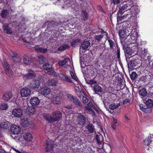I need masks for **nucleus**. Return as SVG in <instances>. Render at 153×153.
I'll return each mask as SVG.
<instances>
[{"label": "nucleus", "mask_w": 153, "mask_h": 153, "mask_svg": "<svg viewBox=\"0 0 153 153\" xmlns=\"http://www.w3.org/2000/svg\"><path fill=\"white\" fill-rule=\"evenodd\" d=\"M44 118L49 122L58 121L62 118V114L59 111H56L52 114L51 115L46 114H43Z\"/></svg>", "instance_id": "1"}, {"label": "nucleus", "mask_w": 153, "mask_h": 153, "mask_svg": "<svg viewBox=\"0 0 153 153\" xmlns=\"http://www.w3.org/2000/svg\"><path fill=\"white\" fill-rule=\"evenodd\" d=\"M134 5L133 0H128L127 3L122 6L119 10V13H128L131 10V8Z\"/></svg>", "instance_id": "2"}, {"label": "nucleus", "mask_w": 153, "mask_h": 153, "mask_svg": "<svg viewBox=\"0 0 153 153\" xmlns=\"http://www.w3.org/2000/svg\"><path fill=\"white\" fill-rule=\"evenodd\" d=\"M131 31L130 37L129 39V42L131 44H134L135 43L137 40V39L138 36L137 32V31L136 28H132L131 27L130 29Z\"/></svg>", "instance_id": "3"}, {"label": "nucleus", "mask_w": 153, "mask_h": 153, "mask_svg": "<svg viewBox=\"0 0 153 153\" xmlns=\"http://www.w3.org/2000/svg\"><path fill=\"white\" fill-rule=\"evenodd\" d=\"M23 114L22 110L20 108H16L13 109L12 111L11 115L14 117H20Z\"/></svg>", "instance_id": "4"}, {"label": "nucleus", "mask_w": 153, "mask_h": 153, "mask_svg": "<svg viewBox=\"0 0 153 153\" xmlns=\"http://www.w3.org/2000/svg\"><path fill=\"white\" fill-rule=\"evenodd\" d=\"M30 90L27 87L23 88L20 91V94L22 97H29L31 94Z\"/></svg>", "instance_id": "5"}, {"label": "nucleus", "mask_w": 153, "mask_h": 153, "mask_svg": "<svg viewBox=\"0 0 153 153\" xmlns=\"http://www.w3.org/2000/svg\"><path fill=\"white\" fill-rule=\"evenodd\" d=\"M36 74L33 70L30 69L28 71V74H27L23 75V77L24 79L26 80L28 79H32L35 77Z\"/></svg>", "instance_id": "6"}, {"label": "nucleus", "mask_w": 153, "mask_h": 153, "mask_svg": "<svg viewBox=\"0 0 153 153\" xmlns=\"http://www.w3.org/2000/svg\"><path fill=\"white\" fill-rule=\"evenodd\" d=\"M40 92L41 94L45 96L49 95L48 97V98L49 96L50 97L53 94L52 93L50 94V88L47 87H45L41 88Z\"/></svg>", "instance_id": "7"}, {"label": "nucleus", "mask_w": 153, "mask_h": 153, "mask_svg": "<svg viewBox=\"0 0 153 153\" xmlns=\"http://www.w3.org/2000/svg\"><path fill=\"white\" fill-rule=\"evenodd\" d=\"M40 85L39 81L37 79H35L30 83L28 86L31 89H36L39 88Z\"/></svg>", "instance_id": "8"}, {"label": "nucleus", "mask_w": 153, "mask_h": 153, "mask_svg": "<svg viewBox=\"0 0 153 153\" xmlns=\"http://www.w3.org/2000/svg\"><path fill=\"white\" fill-rule=\"evenodd\" d=\"M90 46V43L88 41H84L82 44L79 49L80 53L83 52V50H88L89 47Z\"/></svg>", "instance_id": "9"}, {"label": "nucleus", "mask_w": 153, "mask_h": 153, "mask_svg": "<svg viewBox=\"0 0 153 153\" xmlns=\"http://www.w3.org/2000/svg\"><path fill=\"white\" fill-rule=\"evenodd\" d=\"M10 130L13 134H18L21 131V128L18 126L13 125L10 127Z\"/></svg>", "instance_id": "10"}, {"label": "nucleus", "mask_w": 153, "mask_h": 153, "mask_svg": "<svg viewBox=\"0 0 153 153\" xmlns=\"http://www.w3.org/2000/svg\"><path fill=\"white\" fill-rule=\"evenodd\" d=\"M53 142L50 140H48L46 141V147H45L46 151L47 152H51L52 151L53 147Z\"/></svg>", "instance_id": "11"}, {"label": "nucleus", "mask_w": 153, "mask_h": 153, "mask_svg": "<svg viewBox=\"0 0 153 153\" xmlns=\"http://www.w3.org/2000/svg\"><path fill=\"white\" fill-rule=\"evenodd\" d=\"M58 76L59 77L61 80L63 81L69 82H72V81L71 79L66 74H63L60 73L57 74V77Z\"/></svg>", "instance_id": "12"}, {"label": "nucleus", "mask_w": 153, "mask_h": 153, "mask_svg": "<svg viewBox=\"0 0 153 153\" xmlns=\"http://www.w3.org/2000/svg\"><path fill=\"white\" fill-rule=\"evenodd\" d=\"M30 102L32 106H36L39 105L40 101L37 97H33L30 99Z\"/></svg>", "instance_id": "13"}, {"label": "nucleus", "mask_w": 153, "mask_h": 153, "mask_svg": "<svg viewBox=\"0 0 153 153\" xmlns=\"http://www.w3.org/2000/svg\"><path fill=\"white\" fill-rule=\"evenodd\" d=\"M49 99H51V102L53 103L56 104H60L61 100V98L60 97L56 96L54 97L53 94L50 97H49Z\"/></svg>", "instance_id": "14"}, {"label": "nucleus", "mask_w": 153, "mask_h": 153, "mask_svg": "<svg viewBox=\"0 0 153 153\" xmlns=\"http://www.w3.org/2000/svg\"><path fill=\"white\" fill-rule=\"evenodd\" d=\"M58 83V81L56 78L49 79L47 82V84L49 86H55Z\"/></svg>", "instance_id": "15"}, {"label": "nucleus", "mask_w": 153, "mask_h": 153, "mask_svg": "<svg viewBox=\"0 0 153 153\" xmlns=\"http://www.w3.org/2000/svg\"><path fill=\"white\" fill-rule=\"evenodd\" d=\"M77 117L78 120L79 121V123L81 125L84 124L86 121L85 117L80 113H79L78 114Z\"/></svg>", "instance_id": "16"}, {"label": "nucleus", "mask_w": 153, "mask_h": 153, "mask_svg": "<svg viewBox=\"0 0 153 153\" xmlns=\"http://www.w3.org/2000/svg\"><path fill=\"white\" fill-rule=\"evenodd\" d=\"M138 13V10L137 8L136 7H133L132 9H131L130 12H129L128 13V18L129 19L130 17H131V15L132 16L135 15Z\"/></svg>", "instance_id": "17"}, {"label": "nucleus", "mask_w": 153, "mask_h": 153, "mask_svg": "<svg viewBox=\"0 0 153 153\" xmlns=\"http://www.w3.org/2000/svg\"><path fill=\"white\" fill-rule=\"evenodd\" d=\"M49 69L48 70L46 71V73L48 74L51 75L53 76L57 77V74L54 71V69L52 68V66L51 68H49Z\"/></svg>", "instance_id": "18"}, {"label": "nucleus", "mask_w": 153, "mask_h": 153, "mask_svg": "<svg viewBox=\"0 0 153 153\" xmlns=\"http://www.w3.org/2000/svg\"><path fill=\"white\" fill-rule=\"evenodd\" d=\"M24 139L27 142L31 141L33 139L32 135L30 133H25L23 135Z\"/></svg>", "instance_id": "19"}, {"label": "nucleus", "mask_w": 153, "mask_h": 153, "mask_svg": "<svg viewBox=\"0 0 153 153\" xmlns=\"http://www.w3.org/2000/svg\"><path fill=\"white\" fill-rule=\"evenodd\" d=\"M125 13L124 14V15H123V16H122V13H119V11H118V16L117 17V20L118 22L120 21H121L122 19H125L127 17H128V13Z\"/></svg>", "instance_id": "20"}, {"label": "nucleus", "mask_w": 153, "mask_h": 153, "mask_svg": "<svg viewBox=\"0 0 153 153\" xmlns=\"http://www.w3.org/2000/svg\"><path fill=\"white\" fill-rule=\"evenodd\" d=\"M35 49L36 52L39 53H45L48 51L47 49L44 48H40L39 46L35 47Z\"/></svg>", "instance_id": "21"}, {"label": "nucleus", "mask_w": 153, "mask_h": 153, "mask_svg": "<svg viewBox=\"0 0 153 153\" xmlns=\"http://www.w3.org/2000/svg\"><path fill=\"white\" fill-rule=\"evenodd\" d=\"M9 123L6 120H3L0 123V129L2 128L7 129L8 128Z\"/></svg>", "instance_id": "22"}, {"label": "nucleus", "mask_w": 153, "mask_h": 153, "mask_svg": "<svg viewBox=\"0 0 153 153\" xmlns=\"http://www.w3.org/2000/svg\"><path fill=\"white\" fill-rule=\"evenodd\" d=\"M12 93L10 92H8L4 94L3 99L4 100L8 101L12 97Z\"/></svg>", "instance_id": "23"}, {"label": "nucleus", "mask_w": 153, "mask_h": 153, "mask_svg": "<svg viewBox=\"0 0 153 153\" xmlns=\"http://www.w3.org/2000/svg\"><path fill=\"white\" fill-rule=\"evenodd\" d=\"M38 59L40 62L41 64H45L48 62V61L46 58L43 56H39Z\"/></svg>", "instance_id": "24"}, {"label": "nucleus", "mask_w": 153, "mask_h": 153, "mask_svg": "<svg viewBox=\"0 0 153 153\" xmlns=\"http://www.w3.org/2000/svg\"><path fill=\"white\" fill-rule=\"evenodd\" d=\"M69 60V59L68 58H65L62 60H59L58 62V64L60 66H62L65 65H66L68 62Z\"/></svg>", "instance_id": "25"}, {"label": "nucleus", "mask_w": 153, "mask_h": 153, "mask_svg": "<svg viewBox=\"0 0 153 153\" xmlns=\"http://www.w3.org/2000/svg\"><path fill=\"white\" fill-rule=\"evenodd\" d=\"M21 123L24 126H27L29 125L30 123L28 120L27 118H23L21 120Z\"/></svg>", "instance_id": "26"}, {"label": "nucleus", "mask_w": 153, "mask_h": 153, "mask_svg": "<svg viewBox=\"0 0 153 153\" xmlns=\"http://www.w3.org/2000/svg\"><path fill=\"white\" fill-rule=\"evenodd\" d=\"M136 64H137L134 60H131L128 63V68L129 69L132 70L135 66Z\"/></svg>", "instance_id": "27"}, {"label": "nucleus", "mask_w": 153, "mask_h": 153, "mask_svg": "<svg viewBox=\"0 0 153 153\" xmlns=\"http://www.w3.org/2000/svg\"><path fill=\"white\" fill-rule=\"evenodd\" d=\"M81 40L79 39L73 40L71 42V45L73 47H75L76 45H78L79 43H81Z\"/></svg>", "instance_id": "28"}, {"label": "nucleus", "mask_w": 153, "mask_h": 153, "mask_svg": "<svg viewBox=\"0 0 153 153\" xmlns=\"http://www.w3.org/2000/svg\"><path fill=\"white\" fill-rule=\"evenodd\" d=\"M3 29L4 31L7 34H11L12 32L11 29L8 27V25H4Z\"/></svg>", "instance_id": "29"}, {"label": "nucleus", "mask_w": 153, "mask_h": 153, "mask_svg": "<svg viewBox=\"0 0 153 153\" xmlns=\"http://www.w3.org/2000/svg\"><path fill=\"white\" fill-rule=\"evenodd\" d=\"M23 62L24 63L27 65H29L31 62L30 60L29 59L28 56L26 55H24L23 56Z\"/></svg>", "instance_id": "30"}, {"label": "nucleus", "mask_w": 153, "mask_h": 153, "mask_svg": "<svg viewBox=\"0 0 153 153\" xmlns=\"http://www.w3.org/2000/svg\"><path fill=\"white\" fill-rule=\"evenodd\" d=\"M8 108L7 104L2 102L0 104V109L1 110H6Z\"/></svg>", "instance_id": "31"}, {"label": "nucleus", "mask_w": 153, "mask_h": 153, "mask_svg": "<svg viewBox=\"0 0 153 153\" xmlns=\"http://www.w3.org/2000/svg\"><path fill=\"white\" fill-rule=\"evenodd\" d=\"M147 91L145 88H143L140 90L139 91V94L142 98L145 97L147 95Z\"/></svg>", "instance_id": "32"}, {"label": "nucleus", "mask_w": 153, "mask_h": 153, "mask_svg": "<svg viewBox=\"0 0 153 153\" xmlns=\"http://www.w3.org/2000/svg\"><path fill=\"white\" fill-rule=\"evenodd\" d=\"M120 105L119 103L115 104L112 103L109 105V108L112 110H114L117 108Z\"/></svg>", "instance_id": "33"}, {"label": "nucleus", "mask_w": 153, "mask_h": 153, "mask_svg": "<svg viewBox=\"0 0 153 153\" xmlns=\"http://www.w3.org/2000/svg\"><path fill=\"white\" fill-rule=\"evenodd\" d=\"M139 53L141 56H146L148 54L147 49L144 48H141Z\"/></svg>", "instance_id": "34"}, {"label": "nucleus", "mask_w": 153, "mask_h": 153, "mask_svg": "<svg viewBox=\"0 0 153 153\" xmlns=\"http://www.w3.org/2000/svg\"><path fill=\"white\" fill-rule=\"evenodd\" d=\"M6 74L9 76H11L13 74V72L11 70L10 67H7L4 68Z\"/></svg>", "instance_id": "35"}, {"label": "nucleus", "mask_w": 153, "mask_h": 153, "mask_svg": "<svg viewBox=\"0 0 153 153\" xmlns=\"http://www.w3.org/2000/svg\"><path fill=\"white\" fill-rule=\"evenodd\" d=\"M94 90L95 92H101L102 91L101 87L97 84L94 85Z\"/></svg>", "instance_id": "36"}, {"label": "nucleus", "mask_w": 153, "mask_h": 153, "mask_svg": "<svg viewBox=\"0 0 153 153\" xmlns=\"http://www.w3.org/2000/svg\"><path fill=\"white\" fill-rule=\"evenodd\" d=\"M146 105L147 108L152 107L153 106V102L150 99H149L146 102Z\"/></svg>", "instance_id": "37"}, {"label": "nucleus", "mask_w": 153, "mask_h": 153, "mask_svg": "<svg viewBox=\"0 0 153 153\" xmlns=\"http://www.w3.org/2000/svg\"><path fill=\"white\" fill-rule=\"evenodd\" d=\"M75 105L79 107L82 106V104L79 100L75 97L74 100L72 101Z\"/></svg>", "instance_id": "38"}, {"label": "nucleus", "mask_w": 153, "mask_h": 153, "mask_svg": "<svg viewBox=\"0 0 153 153\" xmlns=\"http://www.w3.org/2000/svg\"><path fill=\"white\" fill-rule=\"evenodd\" d=\"M81 18L82 20L85 21L88 18V15L87 12L84 10H82V13Z\"/></svg>", "instance_id": "39"}, {"label": "nucleus", "mask_w": 153, "mask_h": 153, "mask_svg": "<svg viewBox=\"0 0 153 153\" xmlns=\"http://www.w3.org/2000/svg\"><path fill=\"white\" fill-rule=\"evenodd\" d=\"M96 139L97 142L99 144H101L102 141V137L101 134L97 135L96 136Z\"/></svg>", "instance_id": "40"}, {"label": "nucleus", "mask_w": 153, "mask_h": 153, "mask_svg": "<svg viewBox=\"0 0 153 153\" xmlns=\"http://www.w3.org/2000/svg\"><path fill=\"white\" fill-rule=\"evenodd\" d=\"M69 48V46L66 44L62 45L58 48V50L59 51H64Z\"/></svg>", "instance_id": "41"}, {"label": "nucleus", "mask_w": 153, "mask_h": 153, "mask_svg": "<svg viewBox=\"0 0 153 153\" xmlns=\"http://www.w3.org/2000/svg\"><path fill=\"white\" fill-rule=\"evenodd\" d=\"M52 66V65L49 64L48 63V62H47V63H46L45 64H44L43 66V68L45 72V73H46V70H48L49 68H51V67Z\"/></svg>", "instance_id": "42"}, {"label": "nucleus", "mask_w": 153, "mask_h": 153, "mask_svg": "<svg viewBox=\"0 0 153 153\" xmlns=\"http://www.w3.org/2000/svg\"><path fill=\"white\" fill-rule=\"evenodd\" d=\"M126 52L127 54L129 55H131L134 53L133 51L130 47H128L126 48Z\"/></svg>", "instance_id": "43"}, {"label": "nucleus", "mask_w": 153, "mask_h": 153, "mask_svg": "<svg viewBox=\"0 0 153 153\" xmlns=\"http://www.w3.org/2000/svg\"><path fill=\"white\" fill-rule=\"evenodd\" d=\"M88 130L91 133L93 132L94 131V128L91 124H88L86 127Z\"/></svg>", "instance_id": "44"}, {"label": "nucleus", "mask_w": 153, "mask_h": 153, "mask_svg": "<svg viewBox=\"0 0 153 153\" xmlns=\"http://www.w3.org/2000/svg\"><path fill=\"white\" fill-rule=\"evenodd\" d=\"M126 32L124 30H120L119 31V35L121 38H123L126 36Z\"/></svg>", "instance_id": "45"}, {"label": "nucleus", "mask_w": 153, "mask_h": 153, "mask_svg": "<svg viewBox=\"0 0 153 153\" xmlns=\"http://www.w3.org/2000/svg\"><path fill=\"white\" fill-rule=\"evenodd\" d=\"M152 140L150 139H145L144 140V144L146 146H148L152 142Z\"/></svg>", "instance_id": "46"}, {"label": "nucleus", "mask_w": 153, "mask_h": 153, "mask_svg": "<svg viewBox=\"0 0 153 153\" xmlns=\"http://www.w3.org/2000/svg\"><path fill=\"white\" fill-rule=\"evenodd\" d=\"M7 14L8 13L7 10H3L2 11L0 15L2 18H3L7 16Z\"/></svg>", "instance_id": "47"}, {"label": "nucleus", "mask_w": 153, "mask_h": 153, "mask_svg": "<svg viewBox=\"0 0 153 153\" xmlns=\"http://www.w3.org/2000/svg\"><path fill=\"white\" fill-rule=\"evenodd\" d=\"M108 41L109 43L111 48L113 49L114 47V42L112 40L110 39H108Z\"/></svg>", "instance_id": "48"}, {"label": "nucleus", "mask_w": 153, "mask_h": 153, "mask_svg": "<svg viewBox=\"0 0 153 153\" xmlns=\"http://www.w3.org/2000/svg\"><path fill=\"white\" fill-rule=\"evenodd\" d=\"M140 108V109L143 111H146V109H147V107L146 106L144 105L143 104H140L139 105Z\"/></svg>", "instance_id": "49"}, {"label": "nucleus", "mask_w": 153, "mask_h": 153, "mask_svg": "<svg viewBox=\"0 0 153 153\" xmlns=\"http://www.w3.org/2000/svg\"><path fill=\"white\" fill-rule=\"evenodd\" d=\"M131 79L132 80L134 79L137 77V74L134 72H133L130 75Z\"/></svg>", "instance_id": "50"}, {"label": "nucleus", "mask_w": 153, "mask_h": 153, "mask_svg": "<svg viewBox=\"0 0 153 153\" xmlns=\"http://www.w3.org/2000/svg\"><path fill=\"white\" fill-rule=\"evenodd\" d=\"M91 107L88 106H86L85 107V109L86 111H87V112L89 113H90L91 112H93V111L91 109Z\"/></svg>", "instance_id": "51"}, {"label": "nucleus", "mask_w": 153, "mask_h": 153, "mask_svg": "<svg viewBox=\"0 0 153 153\" xmlns=\"http://www.w3.org/2000/svg\"><path fill=\"white\" fill-rule=\"evenodd\" d=\"M13 60L15 62H21V59L20 57L19 56H16L14 57V58H13Z\"/></svg>", "instance_id": "52"}, {"label": "nucleus", "mask_w": 153, "mask_h": 153, "mask_svg": "<svg viewBox=\"0 0 153 153\" xmlns=\"http://www.w3.org/2000/svg\"><path fill=\"white\" fill-rule=\"evenodd\" d=\"M108 66H103V69H102V72L104 74H105L106 73L108 72Z\"/></svg>", "instance_id": "53"}, {"label": "nucleus", "mask_w": 153, "mask_h": 153, "mask_svg": "<svg viewBox=\"0 0 153 153\" xmlns=\"http://www.w3.org/2000/svg\"><path fill=\"white\" fill-rule=\"evenodd\" d=\"M67 96L68 98V99L69 100L71 101H73V100H74V99L75 97L69 94H67Z\"/></svg>", "instance_id": "54"}, {"label": "nucleus", "mask_w": 153, "mask_h": 153, "mask_svg": "<svg viewBox=\"0 0 153 153\" xmlns=\"http://www.w3.org/2000/svg\"><path fill=\"white\" fill-rule=\"evenodd\" d=\"M103 36L102 35H97L95 36V39L98 41L100 40L103 37Z\"/></svg>", "instance_id": "55"}, {"label": "nucleus", "mask_w": 153, "mask_h": 153, "mask_svg": "<svg viewBox=\"0 0 153 153\" xmlns=\"http://www.w3.org/2000/svg\"><path fill=\"white\" fill-rule=\"evenodd\" d=\"M70 72L71 76L72 78L75 80L77 81V78L75 76L73 72L72 71H70Z\"/></svg>", "instance_id": "56"}, {"label": "nucleus", "mask_w": 153, "mask_h": 153, "mask_svg": "<svg viewBox=\"0 0 153 153\" xmlns=\"http://www.w3.org/2000/svg\"><path fill=\"white\" fill-rule=\"evenodd\" d=\"M83 102L84 103H86L88 101V99L86 97H82Z\"/></svg>", "instance_id": "57"}, {"label": "nucleus", "mask_w": 153, "mask_h": 153, "mask_svg": "<svg viewBox=\"0 0 153 153\" xmlns=\"http://www.w3.org/2000/svg\"><path fill=\"white\" fill-rule=\"evenodd\" d=\"M2 63L4 67V68H5L6 67H7L9 66L8 65V63L7 62L5 61H4L3 62H2Z\"/></svg>", "instance_id": "58"}, {"label": "nucleus", "mask_w": 153, "mask_h": 153, "mask_svg": "<svg viewBox=\"0 0 153 153\" xmlns=\"http://www.w3.org/2000/svg\"><path fill=\"white\" fill-rule=\"evenodd\" d=\"M129 100L128 99H126L125 100H124L123 102V104H127V103H129Z\"/></svg>", "instance_id": "59"}, {"label": "nucleus", "mask_w": 153, "mask_h": 153, "mask_svg": "<svg viewBox=\"0 0 153 153\" xmlns=\"http://www.w3.org/2000/svg\"><path fill=\"white\" fill-rule=\"evenodd\" d=\"M87 105L88 106H89L91 108L93 107L94 105H92V103L91 102H89L87 103Z\"/></svg>", "instance_id": "60"}, {"label": "nucleus", "mask_w": 153, "mask_h": 153, "mask_svg": "<svg viewBox=\"0 0 153 153\" xmlns=\"http://www.w3.org/2000/svg\"><path fill=\"white\" fill-rule=\"evenodd\" d=\"M111 126L113 129H114V130L116 129L117 128L116 124L112 123Z\"/></svg>", "instance_id": "61"}, {"label": "nucleus", "mask_w": 153, "mask_h": 153, "mask_svg": "<svg viewBox=\"0 0 153 153\" xmlns=\"http://www.w3.org/2000/svg\"><path fill=\"white\" fill-rule=\"evenodd\" d=\"M120 0H113V2L114 4H117L119 3Z\"/></svg>", "instance_id": "62"}, {"label": "nucleus", "mask_w": 153, "mask_h": 153, "mask_svg": "<svg viewBox=\"0 0 153 153\" xmlns=\"http://www.w3.org/2000/svg\"><path fill=\"white\" fill-rule=\"evenodd\" d=\"M113 124H117V120L114 118H113Z\"/></svg>", "instance_id": "63"}, {"label": "nucleus", "mask_w": 153, "mask_h": 153, "mask_svg": "<svg viewBox=\"0 0 153 153\" xmlns=\"http://www.w3.org/2000/svg\"><path fill=\"white\" fill-rule=\"evenodd\" d=\"M117 57L118 58L120 57V51L119 49L118 48L117 49Z\"/></svg>", "instance_id": "64"}]
</instances>
